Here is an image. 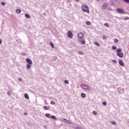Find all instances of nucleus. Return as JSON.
Listing matches in <instances>:
<instances>
[{
	"label": "nucleus",
	"mask_w": 129,
	"mask_h": 129,
	"mask_svg": "<svg viewBox=\"0 0 129 129\" xmlns=\"http://www.w3.org/2000/svg\"><path fill=\"white\" fill-rule=\"evenodd\" d=\"M82 11L85 13H89V9L87 5L84 4L82 6Z\"/></svg>",
	"instance_id": "f257e3e1"
},
{
	"label": "nucleus",
	"mask_w": 129,
	"mask_h": 129,
	"mask_svg": "<svg viewBox=\"0 0 129 129\" xmlns=\"http://www.w3.org/2000/svg\"><path fill=\"white\" fill-rule=\"evenodd\" d=\"M81 87L84 90H86V91H89V90H90V89H91L90 87H89L85 84H82L81 85Z\"/></svg>",
	"instance_id": "f03ea898"
},
{
	"label": "nucleus",
	"mask_w": 129,
	"mask_h": 129,
	"mask_svg": "<svg viewBox=\"0 0 129 129\" xmlns=\"http://www.w3.org/2000/svg\"><path fill=\"white\" fill-rule=\"evenodd\" d=\"M116 11L118 14H125V11L121 8H118L116 10Z\"/></svg>",
	"instance_id": "7ed1b4c3"
},
{
	"label": "nucleus",
	"mask_w": 129,
	"mask_h": 129,
	"mask_svg": "<svg viewBox=\"0 0 129 129\" xmlns=\"http://www.w3.org/2000/svg\"><path fill=\"white\" fill-rule=\"evenodd\" d=\"M67 35L68 38H70V39H72V38H73V34H72V32L71 31H68Z\"/></svg>",
	"instance_id": "20e7f679"
},
{
	"label": "nucleus",
	"mask_w": 129,
	"mask_h": 129,
	"mask_svg": "<svg viewBox=\"0 0 129 129\" xmlns=\"http://www.w3.org/2000/svg\"><path fill=\"white\" fill-rule=\"evenodd\" d=\"M62 121H64V122H66V123H68L69 124H72V121L66 118H63Z\"/></svg>",
	"instance_id": "39448f33"
},
{
	"label": "nucleus",
	"mask_w": 129,
	"mask_h": 129,
	"mask_svg": "<svg viewBox=\"0 0 129 129\" xmlns=\"http://www.w3.org/2000/svg\"><path fill=\"white\" fill-rule=\"evenodd\" d=\"M26 61L28 63V64H33V61H32L30 58H26Z\"/></svg>",
	"instance_id": "423d86ee"
},
{
	"label": "nucleus",
	"mask_w": 129,
	"mask_h": 129,
	"mask_svg": "<svg viewBox=\"0 0 129 129\" xmlns=\"http://www.w3.org/2000/svg\"><path fill=\"white\" fill-rule=\"evenodd\" d=\"M107 8V4L106 3H105L102 5V8L103 10H106Z\"/></svg>",
	"instance_id": "0eeeda50"
},
{
	"label": "nucleus",
	"mask_w": 129,
	"mask_h": 129,
	"mask_svg": "<svg viewBox=\"0 0 129 129\" xmlns=\"http://www.w3.org/2000/svg\"><path fill=\"white\" fill-rule=\"evenodd\" d=\"M117 56H118V57H120V58H123V53H122L121 52L117 53Z\"/></svg>",
	"instance_id": "6e6552de"
},
{
	"label": "nucleus",
	"mask_w": 129,
	"mask_h": 129,
	"mask_svg": "<svg viewBox=\"0 0 129 129\" xmlns=\"http://www.w3.org/2000/svg\"><path fill=\"white\" fill-rule=\"evenodd\" d=\"M119 64L120 65V66H124V63H123L122 60H119Z\"/></svg>",
	"instance_id": "1a4fd4ad"
},
{
	"label": "nucleus",
	"mask_w": 129,
	"mask_h": 129,
	"mask_svg": "<svg viewBox=\"0 0 129 129\" xmlns=\"http://www.w3.org/2000/svg\"><path fill=\"white\" fill-rule=\"evenodd\" d=\"M32 66V64L27 63L26 65L27 69H31V67Z\"/></svg>",
	"instance_id": "9d476101"
},
{
	"label": "nucleus",
	"mask_w": 129,
	"mask_h": 129,
	"mask_svg": "<svg viewBox=\"0 0 129 129\" xmlns=\"http://www.w3.org/2000/svg\"><path fill=\"white\" fill-rule=\"evenodd\" d=\"M25 18H26V19H31V16H30V15H29L28 14H25Z\"/></svg>",
	"instance_id": "9b49d317"
},
{
	"label": "nucleus",
	"mask_w": 129,
	"mask_h": 129,
	"mask_svg": "<svg viewBox=\"0 0 129 129\" xmlns=\"http://www.w3.org/2000/svg\"><path fill=\"white\" fill-rule=\"evenodd\" d=\"M43 108L45 110H49V109H50V108L49 107H48V106H43Z\"/></svg>",
	"instance_id": "f8f14e48"
},
{
	"label": "nucleus",
	"mask_w": 129,
	"mask_h": 129,
	"mask_svg": "<svg viewBox=\"0 0 129 129\" xmlns=\"http://www.w3.org/2000/svg\"><path fill=\"white\" fill-rule=\"evenodd\" d=\"M45 117H47V118H50V117H51V115H50L49 113H46Z\"/></svg>",
	"instance_id": "ddd939ff"
},
{
	"label": "nucleus",
	"mask_w": 129,
	"mask_h": 129,
	"mask_svg": "<svg viewBox=\"0 0 129 129\" xmlns=\"http://www.w3.org/2000/svg\"><path fill=\"white\" fill-rule=\"evenodd\" d=\"M50 117L52 119H54V120H57V118H56V116H55V115H51Z\"/></svg>",
	"instance_id": "4468645a"
},
{
	"label": "nucleus",
	"mask_w": 129,
	"mask_h": 129,
	"mask_svg": "<svg viewBox=\"0 0 129 129\" xmlns=\"http://www.w3.org/2000/svg\"><path fill=\"white\" fill-rule=\"evenodd\" d=\"M78 37H79V38H83V34L82 33H79L78 35Z\"/></svg>",
	"instance_id": "2eb2a0df"
},
{
	"label": "nucleus",
	"mask_w": 129,
	"mask_h": 129,
	"mask_svg": "<svg viewBox=\"0 0 129 129\" xmlns=\"http://www.w3.org/2000/svg\"><path fill=\"white\" fill-rule=\"evenodd\" d=\"M81 97H82L83 98H85V97H86V95H85V94L82 93L81 94Z\"/></svg>",
	"instance_id": "dca6fc26"
},
{
	"label": "nucleus",
	"mask_w": 129,
	"mask_h": 129,
	"mask_svg": "<svg viewBox=\"0 0 129 129\" xmlns=\"http://www.w3.org/2000/svg\"><path fill=\"white\" fill-rule=\"evenodd\" d=\"M75 129H84L83 127H82V126H77L76 127H75Z\"/></svg>",
	"instance_id": "f3484780"
},
{
	"label": "nucleus",
	"mask_w": 129,
	"mask_h": 129,
	"mask_svg": "<svg viewBox=\"0 0 129 129\" xmlns=\"http://www.w3.org/2000/svg\"><path fill=\"white\" fill-rule=\"evenodd\" d=\"M116 52L118 53H121V49H116Z\"/></svg>",
	"instance_id": "a211bd4d"
},
{
	"label": "nucleus",
	"mask_w": 129,
	"mask_h": 129,
	"mask_svg": "<svg viewBox=\"0 0 129 129\" xmlns=\"http://www.w3.org/2000/svg\"><path fill=\"white\" fill-rule=\"evenodd\" d=\"M24 97L26 99H29V95L27 94H24Z\"/></svg>",
	"instance_id": "6ab92c4d"
},
{
	"label": "nucleus",
	"mask_w": 129,
	"mask_h": 129,
	"mask_svg": "<svg viewBox=\"0 0 129 129\" xmlns=\"http://www.w3.org/2000/svg\"><path fill=\"white\" fill-rule=\"evenodd\" d=\"M21 12H22V11L20 9L16 10V13H17V14H21Z\"/></svg>",
	"instance_id": "aec40b11"
},
{
	"label": "nucleus",
	"mask_w": 129,
	"mask_h": 129,
	"mask_svg": "<svg viewBox=\"0 0 129 129\" xmlns=\"http://www.w3.org/2000/svg\"><path fill=\"white\" fill-rule=\"evenodd\" d=\"M81 42V44L82 45H84V44H85L86 42L85 40H82L81 41H80Z\"/></svg>",
	"instance_id": "412c9836"
},
{
	"label": "nucleus",
	"mask_w": 129,
	"mask_h": 129,
	"mask_svg": "<svg viewBox=\"0 0 129 129\" xmlns=\"http://www.w3.org/2000/svg\"><path fill=\"white\" fill-rule=\"evenodd\" d=\"M50 104H52V105H55V104H56V103H55V102H54V101H51Z\"/></svg>",
	"instance_id": "4be33fe9"
},
{
	"label": "nucleus",
	"mask_w": 129,
	"mask_h": 129,
	"mask_svg": "<svg viewBox=\"0 0 129 129\" xmlns=\"http://www.w3.org/2000/svg\"><path fill=\"white\" fill-rule=\"evenodd\" d=\"M104 26L107 28H109V25L108 23H105Z\"/></svg>",
	"instance_id": "5701e85b"
},
{
	"label": "nucleus",
	"mask_w": 129,
	"mask_h": 129,
	"mask_svg": "<svg viewBox=\"0 0 129 129\" xmlns=\"http://www.w3.org/2000/svg\"><path fill=\"white\" fill-rule=\"evenodd\" d=\"M114 42L115 43H118V39H115L114 40Z\"/></svg>",
	"instance_id": "b1692460"
},
{
	"label": "nucleus",
	"mask_w": 129,
	"mask_h": 129,
	"mask_svg": "<svg viewBox=\"0 0 129 129\" xmlns=\"http://www.w3.org/2000/svg\"><path fill=\"white\" fill-rule=\"evenodd\" d=\"M92 113L93 114H94V115H96V114H97V112L96 111H93Z\"/></svg>",
	"instance_id": "393cba45"
},
{
	"label": "nucleus",
	"mask_w": 129,
	"mask_h": 129,
	"mask_svg": "<svg viewBox=\"0 0 129 129\" xmlns=\"http://www.w3.org/2000/svg\"><path fill=\"white\" fill-rule=\"evenodd\" d=\"M86 25H90L91 23L90 22H89V21H87V22H86Z\"/></svg>",
	"instance_id": "a878e982"
},
{
	"label": "nucleus",
	"mask_w": 129,
	"mask_h": 129,
	"mask_svg": "<svg viewBox=\"0 0 129 129\" xmlns=\"http://www.w3.org/2000/svg\"><path fill=\"white\" fill-rule=\"evenodd\" d=\"M84 40V38H83V37H81L79 38V41L80 42H81V41H83Z\"/></svg>",
	"instance_id": "bb28decb"
},
{
	"label": "nucleus",
	"mask_w": 129,
	"mask_h": 129,
	"mask_svg": "<svg viewBox=\"0 0 129 129\" xmlns=\"http://www.w3.org/2000/svg\"><path fill=\"white\" fill-rule=\"evenodd\" d=\"M50 45L51 47H52V48H54V44H53V43L50 42Z\"/></svg>",
	"instance_id": "cd10ccee"
},
{
	"label": "nucleus",
	"mask_w": 129,
	"mask_h": 129,
	"mask_svg": "<svg viewBox=\"0 0 129 129\" xmlns=\"http://www.w3.org/2000/svg\"><path fill=\"white\" fill-rule=\"evenodd\" d=\"M79 54H80V55H84V53H83V52H81V51H79Z\"/></svg>",
	"instance_id": "c85d7f7f"
},
{
	"label": "nucleus",
	"mask_w": 129,
	"mask_h": 129,
	"mask_svg": "<svg viewBox=\"0 0 129 129\" xmlns=\"http://www.w3.org/2000/svg\"><path fill=\"white\" fill-rule=\"evenodd\" d=\"M64 83L66 84H69V82L68 81H67V80H65L64 81Z\"/></svg>",
	"instance_id": "c756f323"
},
{
	"label": "nucleus",
	"mask_w": 129,
	"mask_h": 129,
	"mask_svg": "<svg viewBox=\"0 0 129 129\" xmlns=\"http://www.w3.org/2000/svg\"><path fill=\"white\" fill-rule=\"evenodd\" d=\"M102 39H103V40H106V36H103V37H102Z\"/></svg>",
	"instance_id": "7c9ffc66"
},
{
	"label": "nucleus",
	"mask_w": 129,
	"mask_h": 129,
	"mask_svg": "<svg viewBox=\"0 0 129 129\" xmlns=\"http://www.w3.org/2000/svg\"><path fill=\"white\" fill-rule=\"evenodd\" d=\"M123 1H124L125 3H126L127 4H128V3H129V0H123Z\"/></svg>",
	"instance_id": "2f4dec72"
},
{
	"label": "nucleus",
	"mask_w": 129,
	"mask_h": 129,
	"mask_svg": "<svg viewBox=\"0 0 129 129\" xmlns=\"http://www.w3.org/2000/svg\"><path fill=\"white\" fill-rule=\"evenodd\" d=\"M1 5L2 6H6V3H5V2H1Z\"/></svg>",
	"instance_id": "473e14b6"
},
{
	"label": "nucleus",
	"mask_w": 129,
	"mask_h": 129,
	"mask_svg": "<svg viewBox=\"0 0 129 129\" xmlns=\"http://www.w3.org/2000/svg\"><path fill=\"white\" fill-rule=\"evenodd\" d=\"M112 48L113 50H116V47H115V46H112Z\"/></svg>",
	"instance_id": "72a5a7b5"
},
{
	"label": "nucleus",
	"mask_w": 129,
	"mask_h": 129,
	"mask_svg": "<svg viewBox=\"0 0 129 129\" xmlns=\"http://www.w3.org/2000/svg\"><path fill=\"white\" fill-rule=\"evenodd\" d=\"M102 105H106V102H103Z\"/></svg>",
	"instance_id": "f704fd0d"
},
{
	"label": "nucleus",
	"mask_w": 129,
	"mask_h": 129,
	"mask_svg": "<svg viewBox=\"0 0 129 129\" xmlns=\"http://www.w3.org/2000/svg\"><path fill=\"white\" fill-rule=\"evenodd\" d=\"M95 45H96V46H99V44H98V43L97 42H94Z\"/></svg>",
	"instance_id": "c9c22d12"
},
{
	"label": "nucleus",
	"mask_w": 129,
	"mask_h": 129,
	"mask_svg": "<svg viewBox=\"0 0 129 129\" xmlns=\"http://www.w3.org/2000/svg\"><path fill=\"white\" fill-rule=\"evenodd\" d=\"M7 94H8V95H9V96L11 95V91L8 92Z\"/></svg>",
	"instance_id": "e433bc0d"
},
{
	"label": "nucleus",
	"mask_w": 129,
	"mask_h": 129,
	"mask_svg": "<svg viewBox=\"0 0 129 129\" xmlns=\"http://www.w3.org/2000/svg\"><path fill=\"white\" fill-rule=\"evenodd\" d=\"M18 80L19 81H23V80L21 78H18Z\"/></svg>",
	"instance_id": "4c0bfd02"
},
{
	"label": "nucleus",
	"mask_w": 129,
	"mask_h": 129,
	"mask_svg": "<svg viewBox=\"0 0 129 129\" xmlns=\"http://www.w3.org/2000/svg\"><path fill=\"white\" fill-rule=\"evenodd\" d=\"M112 124H116V123H115L114 121L111 122Z\"/></svg>",
	"instance_id": "58836bf2"
},
{
	"label": "nucleus",
	"mask_w": 129,
	"mask_h": 129,
	"mask_svg": "<svg viewBox=\"0 0 129 129\" xmlns=\"http://www.w3.org/2000/svg\"><path fill=\"white\" fill-rule=\"evenodd\" d=\"M112 61L114 63H116V60L112 59Z\"/></svg>",
	"instance_id": "ea45409f"
},
{
	"label": "nucleus",
	"mask_w": 129,
	"mask_h": 129,
	"mask_svg": "<svg viewBox=\"0 0 129 129\" xmlns=\"http://www.w3.org/2000/svg\"><path fill=\"white\" fill-rule=\"evenodd\" d=\"M43 127L44 128H48V127L47 126H46V125H44Z\"/></svg>",
	"instance_id": "a19ab883"
},
{
	"label": "nucleus",
	"mask_w": 129,
	"mask_h": 129,
	"mask_svg": "<svg viewBox=\"0 0 129 129\" xmlns=\"http://www.w3.org/2000/svg\"><path fill=\"white\" fill-rule=\"evenodd\" d=\"M24 115H28V113H24Z\"/></svg>",
	"instance_id": "79ce46f5"
},
{
	"label": "nucleus",
	"mask_w": 129,
	"mask_h": 129,
	"mask_svg": "<svg viewBox=\"0 0 129 129\" xmlns=\"http://www.w3.org/2000/svg\"><path fill=\"white\" fill-rule=\"evenodd\" d=\"M128 19H129L128 17H127V18H125L124 20H128Z\"/></svg>",
	"instance_id": "37998d69"
},
{
	"label": "nucleus",
	"mask_w": 129,
	"mask_h": 129,
	"mask_svg": "<svg viewBox=\"0 0 129 129\" xmlns=\"http://www.w3.org/2000/svg\"><path fill=\"white\" fill-rule=\"evenodd\" d=\"M2 44V40L0 39V45Z\"/></svg>",
	"instance_id": "c03bdc74"
},
{
	"label": "nucleus",
	"mask_w": 129,
	"mask_h": 129,
	"mask_svg": "<svg viewBox=\"0 0 129 129\" xmlns=\"http://www.w3.org/2000/svg\"><path fill=\"white\" fill-rule=\"evenodd\" d=\"M76 2H79V0H76Z\"/></svg>",
	"instance_id": "a18cd8bd"
},
{
	"label": "nucleus",
	"mask_w": 129,
	"mask_h": 129,
	"mask_svg": "<svg viewBox=\"0 0 129 129\" xmlns=\"http://www.w3.org/2000/svg\"><path fill=\"white\" fill-rule=\"evenodd\" d=\"M99 1H100V0H97V2H99Z\"/></svg>",
	"instance_id": "49530a36"
}]
</instances>
